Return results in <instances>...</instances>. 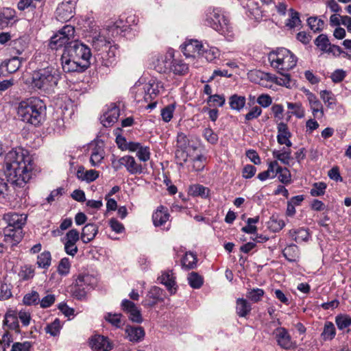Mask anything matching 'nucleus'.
<instances>
[{"label":"nucleus","mask_w":351,"mask_h":351,"mask_svg":"<svg viewBox=\"0 0 351 351\" xmlns=\"http://www.w3.org/2000/svg\"><path fill=\"white\" fill-rule=\"evenodd\" d=\"M5 162V173L12 184L23 186L31 179L33 160L27 150L18 148L10 151Z\"/></svg>","instance_id":"f257e3e1"},{"label":"nucleus","mask_w":351,"mask_h":351,"mask_svg":"<svg viewBox=\"0 0 351 351\" xmlns=\"http://www.w3.org/2000/svg\"><path fill=\"white\" fill-rule=\"evenodd\" d=\"M16 113L21 121L38 126L45 120L46 106L38 97H32L19 103Z\"/></svg>","instance_id":"f03ea898"},{"label":"nucleus","mask_w":351,"mask_h":351,"mask_svg":"<svg viewBox=\"0 0 351 351\" xmlns=\"http://www.w3.org/2000/svg\"><path fill=\"white\" fill-rule=\"evenodd\" d=\"M61 78L59 71L52 66L38 69L32 73V85L44 92H50Z\"/></svg>","instance_id":"7ed1b4c3"},{"label":"nucleus","mask_w":351,"mask_h":351,"mask_svg":"<svg viewBox=\"0 0 351 351\" xmlns=\"http://www.w3.org/2000/svg\"><path fill=\"white\" fill-rule=\"evenodd\" d=\"M205 24L223 36L228 40L231 41L235 37V32L229 20L217 9L207 10Z\"/></svg>","instance_id":"20e7f679"},{"label":"nucleus","mask_w":351,"mask_h":351,"mask_svg":"<svg viewBox=\"0 0 351 351\" xmlns=\"http://www.w3.org/2000/svg\"><path fill=\"white\" fill-rule=\"evenodd\" d=\"M268 60L278 73H285L296 66L298 59L291 51L281 47L269 52Z\"/></svg>","instance_id":"39448f33"},{"label":"nucleus","mask_w":351,"mask_h":351,"mask_svg":"<svg viewBox=\"0 0 351 351\" xmlns=\"http://www.w3.org/2000/svg\"><path fill=\"white\" fill-rule=\"evenodd\" d=\"M72 58L77 60L84 66L88 68L90 64L92 56L90 49L84 43L74 40L64 49Z\"/></svg>","instance_id":"423d86ee"},{"label":"nucleus","mask_w":351,"mask_h":351,"mask_svg":"<svg viewBox=\"0 0 351 351\" xmlns=\"http://www.w3.org/2000/svg\"><path fill=\"white\" fill-rule=\"evenodd\" d=\"M161 89H163L162 83L155 79H151L143 84L142 87H137L135 99L138 102L143 100L145 102L152 101L157 97Z\"/></svg>","instance_id":"0eeeda50"},{"label":"nucleus","mask_w":351,"mask_h":351,"mask_svg":"<svg viewBox=\"0 0 351 351\" xmlns=\"http://www.w3.org/2000/svg\"><path fill=\"white\" fill-rule=\"evenodd\" d=\"M75 28L71 25H64L57 34L53 35L50 40L49 47L52 49L57 50L63 46H68L73 39Z\"/></svg>","instance_id":"6e6552de"},{"label":"nucleus","mask_w":351,"mask_h":351,"mask_svg":"<svg viewBox=\"0 0 351 351\" xmlns=\"http://www.w3.org/2000/svg\"><path fill=\"white\" fill-rule=\"evenodd\" d=\"M112 166L116 171L124 167L131 175H140L143 173L145 169L133 156L129 155L112 160Z\"/></svg>","instance_id":"1a4fd4ad"},{"label":"nucleus","mask_w":351,"mask_h":351,"mask_svg":"<svg viewBox=\"0 0 351 351\" xmlns=\"http://www.w3.org/2000/svg\"><path fill=\"white\" fill-rule=\"evenodd\" d=\"M96 283L97 279L92 275L87 274H79L75 283V295L79 299L84 298L86 290L93 288Z\"/></svg>","instance_id":"9d476101"},{"label":"nucleus","mask_w":351,"mask_h":351,"mask_svg":"<svg viewBox=\"0 0 351 351\" xmlns=\"http://www.w3.org/2000/svg\"><path fill=\"white\" fill-rule=\"evenodd\" d=\"M80 239V233L75 229L68 231L62 242L64 244V252L69 256H75L78 252V248L76 243Z\"/></svg>","instance_id":"9b49d317"},{"label":"nucleus","mask_w":351,"mask_h":351,"mask_svg":"<svg viewBox=\"0 0 351 351\" xmlns=\"http://www.w3.org/2000/svg\"><path fill=\"white\" fill-rule=\"evenodd\" d=\"M174 53L169 51L164 55L158 54L154 57L152 65L154 69L160 73H165L171 69Z\"/></svg>","instance_id":"f8f14e48"},{"label":"nucleus","mask_w":351,"mask_h":351,"mask_svg":"<svg viewBox=\"0 0 351 351\" xmlns=\"http://www.w3.org/2000/svg\"><path fill=\"white\" fill-rule=\"evenodd\" d=\"M61 63L62 69L66 73L82 72L87 69L77 60L72 58L65 50L61 57Z\"/></svg>","instance_id":"ddd939ff"},{"label":"nucleus","mask_w":351,"mask_h":351,"mask_svg":"<svg viewBox=\"0 0 351 351\" xmlns=\"http://www.w3.org/2000/svg\"><path fill=\"white\" fill-rule=\"evenodd\" d=\"M3 325L6 330H14L16 334H20L21 329L18 319V311L8 308L4 315Z\"/></svg>","instance_id":"4468645a"},{"label":"nucleus","mask_w":351,"mask_h":351,"mask_svg":"<svg viewBox=\"0 0 351 351\" xmlns=\"http://www.w3.org/2000/svg\"><path fill=\"white\" fill-rule=\"evenodd\" d=\"M117 48L112 45L96 55V59L101 65L106 67L114 66L117 62Z\"/></svg>","instance_id":"2eb2a0df"},{"label":"nucleus","mask_w":351,"mask_h":351,"mask_svg":"<svg viewBox=\"0 0 351 351\" xmlns=\"http://www.w3.org/2000/svg\"><path fill=\"white\" fill-rule=\"evenodd\" d=\"M274 338L278 345L283 349L289 350L293 347V341L288 330L283 327H278L274 331Z\"/></svg>","instance_id":"dca6fc26"},{"label":"nucleus","mask_w":351,"mask_h":351,"mask_svg":"<svg viewBox=\"0 0 351 351\" xmlns=\"http://www.w3.org/2000/svg\"><path fill=\"white\" fill-rule=\"evenodd\" d=\"M164 291L158 287H152L147 292L145 299L142 302L144 306L151 307L163 301Z\"/></svg>","instance_id":"f3484780"},{"label":"nucleus","mask_w":351,"mask_h":351,"mask_svg":"<svg viewBox=\"0 0 351 351\" xmlns=\"http://www.w3.org/2000/svg\"><path fill=\"white\" fill-rule=\"evenodd\" d=\"M5 244L11 248L17 245L23 239V230L21 229H11V228H5L3 230Z\"/></svg>","instance_id":"a211bd4d"},{"label":"nucleus","mask_w":351,"mask_h":351,"mask_svg":"<svg viewBox=\"0 0 351 351\" xmlns=\"http://www.w3.org/2000/svg\"><path fill=\"white\" fill-rule=\"evenodd\" d=\"M3 219L8 224L5 228L22 230L23 226L26 222L27 215L16 213H8L4 215Z\"/></svg>","instance_id":"6ab92c4d"},{"label":"nucleus","mask_w":351,"mask_h":351,"mask_svg":"<svg viewBox=\"0 0 351 351\" xmlns=\"http://www.w3.org/2000/svg\"><path fill=\"white\" fill-rule=\"evenodd\" d=\"M119 116V108L114 104H112L111 107L101 116V123L106 128L111 127L117 121Z\"/></svg>","instance_id":"aec40b11"},{"label":"nucleus","mask_w":351,"mask_h":351,"mask_svg":"<svg viewBox=\"0 0 351 351\" xmlns=\"http://www.w3.org/2000/svg\"><path fill=\"white\" fill-rule=\"evenodd\" d=\"M90 346L95 351H110L113 348L110 339L103 335H95L90 341Z\"/></svg>","instance_id":"412c9836"},{"label":"nucleus","mask_w":351,"mask_h":351,"mask_svg":"<svg viewBox=\"0 0 351 351\" xmlns=\"http://www.w3.org/2000/svg\"><path fill=\"white\" fill-rule=\"evenodd\" d=\"M277 141L280 145H285L288 147L292 146L290 141L291 133L290 132L287 125L283 122H280L277 125Z\"/></svg>","instance_id":"4be33fe9"},{"label":"nucleus","mask_w":351,"mask_h":351,"mask_svg":"<svg viewBox=\"0 0 351 351\" xmlns=\"http://www.w3.org/2000/svg\"><path fill=\"white\" fill-rule=\"evenodd\" d=\"M204 46L202 43L197 40H191L186 43L182 47L183 53L186 57H195L200 56Z\"/></svg>","instance_id":"5701e85b"},{"label":"nucleus","mask_w":351,"mask_h":351,"mask_svg":"<svg viewBox=\"0 0 351 351\" xmlns=\"http://www.w3.org/2000/svg\"><path fill=\"white\" fill-rule=\"evenodd\" d=\"M126 338L131 342L141 341L145 335V330L141 326H127L125 329Z\"/></svg>","instance_id":"b1692460"},{"label":"nucleus","mask_w":351,"mask_h":351,"mask_svg":"<svg viewBox=\"0 0 351 351\" xmlns=\"http://www.w3.org/2000/svg\"><path fill=\"white\" fill-rule=\"evenodd\" d=\"M169 218L168 210L163 206H159L152 215L154 225L156 227L163 226L169 220Z\"/></svg>","instance_id":"393cba45"},{"label":"nucleus","mask_w":351,"mask_h":351,"mask_svg":"<svg viewBox=\"0 0 351 351\" xmlns=\"http://www.w3.org/2000/svg\"><path fill=\"white\" fill-rule=\"evenodd\" d=\"M71 1L63 2L56 9V18L58 21H66L73 17V12L70 7Z\"/></svg>","instance_id":"a878e982"},{"label":"nucleus","mask_w":351,"mask_h":351,"mask_svg":"<svg viewBox=\"0 0 351 351\" xmlns=\"http://www.w3.org/2000/svg\"><path fill=\"white\" fill-rule=\"evenodd\" d=\"M16 11L10 8H4L0 10V29L7 27L12 21H15Z\"/></svg>","instance_id":"bb28decb"},{"label":"nucleus","mask_w":351,"mask_h":351,"mask_svg":"<svg viewBox=\"0 0 351 351\" xmlns=\"http://www.w3.org/2000/svg\"><path fill=\"white\" fill-rule=\"evenodd\" d=\"M159 282L164 285L169 291L171 294H174L176 291L175 277L171 271L163 272L160 276L158 277Z\"/></svg>","instance_id":"cd10ccee"},{"label":"nucleus","mask_w":351,"mask_h":351,"mask_svg":"<svg viewBox=\"0 0 351 351\" xmlns=\"http://www.w3.org/2000/svg\"><path fill=\"white\" fill-rule=\"evenodd\" d=\"M76 176L77 178L82 181L91 182L99 177V172L94 169L85 171L83 166H80L77 168Z\"/></svg>","instance_id":"c85d7f7f"},{"label":"nucleus","mask_w":351,"mask_h":351,"mask_svg":"<svg viewBox=\"0 0 351 351\" xmlns=\"http://www.w3.org/2000/svg\"><path fill=\"white\" fill-rule=\"evenodd\" d=\"M98 232V228L95 224H86L83 228L80 239L84 243H88L91 241L96 236Z\"/></svg>","instance_id":"c756f323"},{"label":"nucleus","mask_w":351,"mask_h":351,"mask_svg":"<svg viewBox=\"0 0 351 351\" xmlns=\"http://www.w3.org/2000/svg\"><path fill=\"white\" fill-rule=\"evenodd\" d=\"M252 311L251 304L244 298L236 301V313L240 317H245Z\"/></svg>","instance_id":"7c9ffc66"},{"label":"nucleus","mask_w":351,"mask_h":351,"mask_svg":"<svg viewBox=\"0 0 351 351\" xmlns=\"http://www.w3.org/2000/svg\"><path fill=\"white\" fill-rule=\"evenodd\" d=\"M282 76L277 77L274 75L267 74V80L278 84L280 86H283L287 88H291L293 85V82L291 80L290 75L288 73H280Z\"/></svg>","instance_id":"2f4dec72"},{"label":"nucleus","mask_w":351,"mask_h":351,"mask_svg":"<svg viewBox=\"0 0 351 351\" xmlns=\"http://www.w3.org/2000/svg\"><path fill=\"white\" fill-rule=\"evenodd\" d=\"M197 256L195 254L191 252H186L184 257L181 260L182 267L185 270L195 269L197 267Z\"/></svg>","instance_id":"473e14b6"},{"label":"nucleus","mask_w":351,"mask_h":351,"mask_svg":"<svg viewBox=\"0 0 351 351\" xmlns=\"http://www.w3.org/2000/svg\"><path fill=\"white\" fill-rule=\"evenodd\" d=\"M92 45L95 50L100 52L112 46L110 42L100 34L93 37Z\"/></svg>","instance_id":"72a5a7b5"},{"label":"nucleus","mask_w":351,"mask_h":351,"mask_svg":"<svg viewBox=\"0 0 351 351\" xmlns=\"http://www.w3.org/2000/svg\"><path fill=\"white\" fill-rule=\"evenodd\" d=\"M282 254L289 262H296L300 257V251L296 245L290 244L282 250Z\"/></svg>","instance_id":"f704fd0d"},{"label":"nucleus","mask_w":351,"mask_h":351,"mask_svg":"<svg viewBox=\"0 0 351 351\" xmlns=\"http://www.w3.org/2000/svg\"><path fill=\"white\" fill-rule=\"evenodd\" d=\"M105 152L102 147L94 145L91 149L90 162L93 167L98 166L104 158Z\"/></svg>","instance_id":"c9c22d12"},{"label":"nucleus","mask_w":351,"mask_h":351,"mask_svg":"<svg viewBox=\"0 0 351 351\" xmlns=\"http://www.w3.org/2000/svg\"><path fill=\"white\" fill-rule=\"evenodd\" d=\"M170 71L175 75H184L188 73L189 66L183 60L173 58Z\"/></svg>","instance_id":"e433bc0d"},{"label":"nucleus","mask_w":351,"mask_h":351,"mask_svg":"<svg viewBox=\"0 0 351 351\" xmlns=\"http://www.w3.org/2000/svg\"><path fill=\"white\" fill-rule=\"evenodd\" d=\"M278 165L276 160L269 162L267 170L258 173L257 178L261 181H265L269 178H274L276 176Z\"/></svg>","instance_id":"4c0bfd02"},{"label":"nucleus","mask_w":351,"mask_h":351,"mask_svg":"<svg viewBox=\"0 0 351 351\" xmlns=\"http://www.w3.org/2000/svg\"><path fill=\"white\" fill-rule=\"evenodd\" d=\"M246 99L244 96L237 94L232 95L229 99L230 107L232 110L241 111L245 106Z\"/></svg>","instance_id":"58836bf2"},{"label":"nucleus","mask_w":351,"mask_h":351,"mask_svg":"<svg viewBox=\"0 0 351 351\" xmlns=\"http://www.w3.org/2000/svg\"><path fill=\"white\" fill-rule=\"evenodd\" d=\"M187 280L190 287L195 289H199L204 284L203 276L195 271L188 274Z\"/></svg>","instance_id":"ea45409f"},{"label":"nucleus","mask_w":351,"mask_h":351,"mask_svg":"<svg viewBox=\"0 0 351 351\" xmlns=\"http://www.w3.org/2000/svg\"><path fill=\"white\" fill-rule=\"evenodd\" d=\"M289 234L297 243L307 241L310 236L308 230L303 228L298 230H290Z\"/></svg>","instance_id":"a19ab883"},{"label":"nucleus","mask_w":351,"mask_h":351,"mask_svg":"<svg viewBox=\"0 0 351 351\" xmlns=\"http://www.w3.org/2000/svg\"><path fill=\"white\" fill-rule=\"evenodd\" d=\"M62 324L58 318H56L53 322L48 324L45 328L46 333L52 337H58L60 333Z\"/></svg>","instance_id":"79ce46f5"},{"label":"nucleus","mask_w":351,"mask_h":351,"mask_svg":"<svg viewBox=\"0 0 351 351\" xmlns=\"http://www.w3.org/2000/svg\"><path fill=\"white\" fill-rule=\"evenodd\" d=\"M189 191L193 196H199L202 198L208 197L210 194V189L201 184H194L191 186Z\"/></svg>","instance_id":"37998d69"},{"label":"nucleus","mask_w":351,"mask_h":351,"mask_svg":"<svg viewBox=\"0 0 351 351\" xmlns=\"http://www.w3.org/2000/svg\"><path fill=\"white\" fill-rule=\"evenodd\" d=\"M289 17L286 21V26L290 29H293L300 25L301 20L299 12L293 8L289 9Z\"/></svg>","instance_id":"c03bdc74"},{"label":"nucleus","mask_w":351,"mask_h":351,"mask_svg":"<svg viewBox=\"0 0 351 351\" xmlns=\"http://www.w3.org/2000/svg\"><path fill=\"white\" fill-rule=\"evenodd\" d=\"M51 256L49 251H44L37 256L36 265L38 267L48 269L51 265Z\"/></svg>","instance_id":"a18cd8bd"},{"label":"nucleus","mask_w":351,"mask_h":351,"mask_svg":"<svg viewBox=\"0 0 351 351\" xmlns=\"http://www.w3.org/2000/svg\"><path fill=\"white\" fill-rule=\"evenodd\" d=\"M272 154L275 158L278 159L283 164L289 165L291 158L290 149H287L283 147L280 150H274Z\"/></svg>","instance_id":"49530a36"},{"label":"nucleus","mask_w":351,"mask_h":351,"mask_svg":"<svg viewBox=\"0 0 351 351\" xmlns=\"http://www.w3.org/2000/svg\"><path fill=\"white\" fill-rule=\"evenodd\" d=\"M34 274V269L32 265H29L21 266L18 274L20 280L23 281H27L32 279Z\"/></svg>","instance_id":"de8ad7c7"},{"label":"nucleus","mask_w":351,"mask_h":351,"mask_svg":"<svg viewBox=\"0 0 351 351\" xmlns=\"http://www.w3.org/2000/svg\"><path fill=\"white\" fill-rule=\"evenodd\" d=\"M287 108L291 110V113L298 119H302L305 116V110L300 102L291 103L287 102Z\"/></svg>","instance_id":"09e8293b"},{"label":"nucleus","mask_w":351,"mask_h":351,"mask_svg":"<svg viewBox=\"0 0 351 351\" xmlns=\"http://www.w3.org/2000/svg\"><path fill=\"white\" fill-rule=\"evenodd\" d=\"M200 56L204 57L208 62H212L219 57L220 51L215 47H210L208 49L204 47Z\"/></svg>","instance_id":"8fccbe9b"},{"label":"nucleus","mask_w":351,"mask_h":351,"mask_svg":"<svg viewBox=\"0 0 351 351\" xmlns=\"http://www.w3.org/2000/svg\"><path fill=\"white\" fill-rule=\"evenodd\" d=\"M307 23L310 29L313 32H319L323 30L324 27V22L323 20L318 19L316 16H311L307 19Z\"/></svg>","instance_id":"3c124183"},{"label":"nucleus","mask_w":351,"mask_h":351,"mask_svg":"<svg viewBox=\"0 0 351 351\" xmlns=\"http://www.w3.org/2000/svg\"><path fill=\"white\" fill-rule=\"evenodd\" d=\"M265 291L263 289L259 288H254L247 291L246 297L252 302L257 303L262 300Z\"/></svg>","instance_id":"603ef678"},{"label":"nucleus","mask_w":351,"mask_h":351,"mask_svg":"<svg viewBox=\"0 0 351 351\" xmlns=\"http://www.w3.org/2000/svg\"><path fill=\"white\" fill-rule=\"evenodd\" d=\"M336 334L334 324L330 322H326L324 324L322 337L324 340L332 339Z\"/></svg>","instance_id":"864d4df0"},{"label":"nucleus","mask_w":351,"mask_h":351,"mask_svg":"<svg viewBox=\"0 0 351 351\" xmlns=\"http://www.w3.org/2000/svg\"><path fill=\"white\" fill-rule=\"evenodd\" d=\"M315 45L323 52H326L330 44L328 36L326 34L319 35L314 40Z\"/></svg>","instance_id":"5fc2aeb1"},{"label":"nucleus","mask_w":351,"mask_h":351,"mask_svg":"<svg viewBox=\"0 0 351 351\" xmlns=\"http://www.w3.org/2000/svg\"><path fill=\"white\" fill-rule=\"evenodd\" d=\"M278 174V180L283 184L291 182V173L286 167H282L278 165L276 175Z\"/></svg>","instance_id":"6e6d98bb"},{"label":"nucleus","mask_w":351,"mask_h":351,"mask_svg":"<svg viewBox=\"0 0 351 351\" xmlns=\"http://www.w3.org/2000/svg\"><path fill=\"white\" fill-rule=\"evenodd\" d=\"M175 109L176 103H173L167 105L161 110V116L163 121L168 123L171 120Z\"/></svg>","instance_id":"4d7b16f0"},{"label":"nucleus","mask_w":351,"mask_h":351,"mask_svg":"<svg viewBox=\"0 0 351 351\" xmlns=\"http://www.w3.org/2000/svg\"><path fill=\"white\" fill-rule=\"evenodd\" d=\"M335 322L339 330L348 329L351 326V317L345 315H337Z\"/></svg>","instance_id":"13d9d810"},{"label":"nucleus","mask_w":351,"mask_h":351,"mask_svg":"<svg viewBox=\"0 0 351 351\" xmlns=\"http://www.w3.org/2000/svg\"><path fill=\"white\" fill-rule=\"evenodd\" d=\"M12 297V285L5 282H1L0 285V301L9 300Z\"/></svg>","instance_id":"bf43d9fd"},{"label":"nucleus","mask_w":351,"mask_h":351,"mask_svg":"<svg viewBox=\"0 0 351 351\" xmlns=\"http://www.w3.org/2000/svg\"><path fill=\"white\" fill-rule=\"evenodd\" d=\"M71 268V261L69 258L64 257L60 261L58 266V274L61 276H66Z\"/></svg>","instance_id":"052dcab7"},{"label":"nucleus","mask_w":351,"mask_h":351,"mask_svg":"<svg viewBox=\"0 0 351 351\" xmlns=\"http://www.w3.org/2000/svg\"><path fill=\"white\" fill-rule=\"evenodd\" d=\"M121 313H108L104 318L105 319L110 323L113 326L116 328H120L122 325V322L121 319Z\"/></svg>","instance_id":"680f3d73"},{"label":"nucleus","mask_w":351,"mask_h":351,"mask_svg":"<svg viewBox=\"0 0 351 351\" xmlns=\"http://www.w3.org/2000/svg\"><path fill=\"white\" fill-rule=\"evenodd\" d=\"M327 185L323 182H315L311 189L310 193L313 197L323 195L325 193Z\"/></svg>","instance_id":"e2e57ef3"},{"label":"nucleus","mask_w":351,"mask_h":351,"mask_svg":"<svg viewBox=\"0 0 351 351\" xmlns=\"http://www.w3.org/2000/svg\"><path fill=\"white\" fill-rule=\"evenodd\" d=\"M23 302L26 305H36L40 302L39 294L36 291H32L29 293H27L23 298Z\"/></svg>","instance_id":"0e129e2a"},{"label":"nucleus","mask_w":351,"mask_h":351,"mask_svg":"<svg viewBox=\"0 0 351 351\" xmlns=\"http://www.w3.org/2000/svg\"><path fill=\"white\" fill-rule=\"evenodd\" d=\"M202 135L204 138L210 144L215 145L218 142L219 137L210 128H206L204 129Z\"/></svg>","instance_id":"69168bd1"},{"label":"nucleus","mask_w":351,"mask_h":351,"mask_svg":"<svg viewBox=\"0 0 351 351\" xmlns=\"http://www.w3.org/2000/svg\"><path fill=\"white\" fill-rule=\"evenodd\" d=\"M226 101L225 97L223 95H213L208 97L207 103L210 106H219L221 107L224 105Z\"/></svg>","instance_id":"338daca9"},{"label":"nucleus","mask_w":351,"mask_h":351,"mask_svg":"<svg viewBox=\"0 0 351 351\" xmlns=\"http://www.w3.org/2000/svg\"><path fill=\"white\" fill-rule=\"evenodd\" d=\"M32 347L29 341L16 342L12 344L11 351H32Z\"/></svg>","instance_id":"774afa93"}]
</instances>
